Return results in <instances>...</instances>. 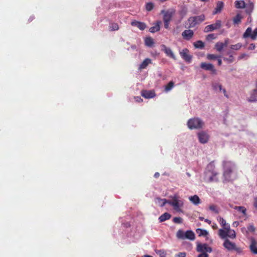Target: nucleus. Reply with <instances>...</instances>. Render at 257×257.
<instances>
[{
  "label": "nucleus",
  "instance_id": "f03ea898",
  "mask_svg": "<svg viewBox=\"0 0 257 257\" xmlns=\"http://www.w3.org/2000/svg\"><path fill=\"white\" fill-rule=\"evenodd\" d=\"M218 173L215 169L214 162H210L207 166L204 172V179L208 182H217Z\"/></svg>",
  "mask_w": 257,
  "mask_h": 257
},
{
  "label": "nucleus",
  "instance_id": "4468645a",
  "mask_svg": "<svg viewBox=\"0 0 257 257\" xmlns=\"http://www.w3.org/2000/svg\"><path fill=\"white\" fill-rule=\"evenodd\" d=\"M200 67L206 70H210L214 74H216V70L214 68V66L212 64L201 63Z\"/></svg>",
  "mask_w": 257,
  "mask_h": 257
},
{
  "label": "nucleus",
  "instance_id": "37998d69",
  "mask_svg": "<svg viewBox=\"0 0 257 257\" xmlns=\"http://www.w3.org/2000/svg\"><path fill=\"white\" fill-rule=\"evenodd\" d=\"M118 25L116 23H112L109 26L110 31H116L118 29Z\"/></svg>",
  "mask_w": 257,
  "mask_h": 257
},
{
  "label": "nucleus",
  "instance_id": "4c0bfd02",
  "mask_svg": "<svg viewBox=\"0 0 257 257\" xmlns=\"http://www.w3.org/2000/svg\"><path fill=\"white\" fill-rule=\"evenodd\" d=\"M241 47H242V44L240 43H238L235 45H231L230 46V48L231 50H238L241 48Z\"/></svg>",
  "mask_w": 257,
  "mask_h": 257
},
{
  "label": "nucleus",
  "instance_id": "603ef678",
  "mask_svg": "<svg viewBox=\"0 0 257 257\" xmlns=\"http://www.w3.org/2000/svg\"><path fill=\"white\" fill-rule=\"evenodd\" d=\"M247 229L249 231L253 232L255 231V227L252 224H250L247 227Z\"/></svg>",
  "mask_w": 257,
  "mask_h": 257
},
{
  "label": "nucleus",
  "instance_id": "473e14b6",
  "mask_svg": "<svg viewBox=\"0 0 257 257\" xmlns=\"http://www.w3.org/2000/svg\"><path fill=\"white\" fill-rule=\"evenodd\" d=\"M197 233L199 236H207L208 234V232L206 230L197 228L196 230Z\"/></svg>",
  "mask_w": 257,
  "mask_h": 257
},
{
  "label": "nucleus",
  "instance_id": "e433bc0d",
  "mask_svg": "<svg viewBox=\"0 0 257 257\" xmlns=\"http://www.w3.org/2000/svg\"><path fill=\"white\" fill-rule=\"evenodd\" d=\"M242 17L240 14H237L233 19V24L237 25L241 22Z\"/></svg>",
  "mask_w": 257,
  "mask_h": 257
},
{
  "label": "nucleus",
  "instance_id": "9b49d317",
  "mask_svg": "<svg viewBox=\"0 0 257 257\" xmlns=\"http://www.w3.org/2000/svg\"><path fill=\"white\" fill-rule=\"evenodd\" d=\"M180 55L181 57L187 62L190 63L191 61L192 57L189 54V50L186 49H183L180 52Z\"/></svg>",
  "mask_w": 257,
  "mask_h": 257
},
{
  "label": "nucleus",
  "instance_id": "6e6d98bb",
  "mask_svg": "<svg viewBox=\"0 0 257 257\" xmlns=\"http://www.w3.org/2000/svg\"><path fill=\"white\" fill-rule=\"evenodd\" d=\"M198 257H208V254L206 252H202L198 255Z\"/></svg>",
  "mask_w": 257,
  "mask_h": 257
},
{
  "label": "nucleus",
  "instance_id": "0eeeda50",
  "mask_svg": "<svg viewBox=\"0 0 257 257\" xmlns=\"http://www.w3.org/2000/svg\"><path fill=\"white\" fill-rule=\"evenodd\" d=\"M223 245L228 251L234 250L238 253H241L242 251L241 247L237 246L234 242L230 241L228 239L224 240Z\"/></svg>",
  "mask_w": 257,
  "mask_h": 257
},
{
  "label": "nucleus",
  "instance_id": "412c9836",
  "mask_svg": "<svg viewBox=\"0 0 257 257\" xmlns=\"http://www.w3.org/2000/svg\"><path fill=\"white\" fill-rule=\"evenodd\" d=\"M156 204H158L160 207H163L166 204H168L169 200L166 199H161V198L157 197L155 199Z\"/></svg>",
  "mask_w": 257,
  "mask_h": 257
},
{
  "label": "nucleus",
  "instance_id": "338daca9",
  "mask_svg": "<svg viewBox=\"0 0 257 257\" xmlns=\"http://www.w3.org/2000/svg\"><path fill=\"white\" fill-rule=\"evenodd\" d=\"M204 221H205V222H206L208 223V224H211V220H209V219H204Z\"/></svg>",
  "mask_w": 257,
  "mask_h": 257
},
{
  "label": "nucleus",
  "instance_id": "cd10ccee",
  "mask_svg": "<svg viewBox=\"0 0 257 257\" xmlns=\"http://www.w3.org/2000/svg\"><path fill=\"white\" fill-rule=\"evenodd\" d=\"M189 199L194 205H198L200 203V200L196 195L189 197Z\"/></svg>",
  "mask_w": 257,
  "mask_h": 257
},
{
  "label": "nucleus",
  "instance_id": "f257e3e1",
  "mask_svg": "<svg viewBox=\"0 0 257 257\" xmlns=\"http://www.w3.org/2000/svg\"><path fill=\"white\" fill-rule=\"evenodd\" d=\"M234 164L230 161L223 162V177L224 180L229 181L233 180L235 178L234 173Z\"/></svg>",
  "mask_w": 257,
  "mask_h": 257
},
{
  "label": "nucleus",
  "instance_id": "0e129e2a",
  "mask_svg": "<svg viewBox=\"0 0 257 257\" xmlns=\"http://www.w3.org/2000/svg\"><path fill=\"white\" fill-rule=\"evenodd\" d=\"M135 99H136V101L137 102H141L143 100L141 98V97H139V96L136 97Z\"/></svg>",
  "mask_w": 257,
  "mask_h": 257
},
{
  "label": "nucleus",
  "instance_id": "774afa93",
  "mask_svg": "<svg viewBox=\"0 0 257 257\" xmlns=\"http://www.w3.org/2000/svg\"><path fill=\"white\" fill-rule=\"evenodd\" d=\"M160 176V174L158 173V172H156L155 174H154V177L155 178H158Z\"/></svg>",
  "mask_w": 257,
  "mask_h": 257
},
{
  "label": "nucleus",
  "instance_id": "6ab92c4d",
  "mask_svg": "<svg viewBox=\"0 0 257 257\" xmlns=\"http://www.w3.org/2000/svg\"><path fill=\"white\" fill-rule=\"evenodd\" d=\"M131 25L133 26H135L138 27L141 30H144L147 27V26L145 23L141 22H139L137 21H134L131 22Z\"/></svg>",
  "mask_w": 257,
  "mask_h": 257
},
{
  "label": "nucleus",
  "instance_id": "423d86ee",
  "mask_svg": "<svg viewBox=\"0 0 257 257\" xmlns=\"http://www.w3.org/2000/svg\"><path fill=\"white\" fill-rule=\"evenodd\" d=\"M218 235L221 239H227L226 238L229 237L231 239H234L236 237V233L234 230L231 229L229 227V230H227L224 228L219 229L218 230Z\"/></svg>",
  "mask_w": 257,
  "mask_h": 257
},
{
  "label": "nucleus",
  "instance_id": "a19ab883",
  "mask_svg": "<svg viewBox=\"0 0 257 257\" xmlns=\"http://www.w3.org/2000/svg\"><path fill=\"white\" fill-rule=\"evenodd\" d=\"M196 20H197V24L201 23L205 20V16L204 15H201L198 16H195Z\"/></svg>",
  "mask_w": 257,
  "mask_h": 257
},
{
  "label": "nucleus",
  "instance_id": "1a4fd4ad",
  "mask_svg": "<svg viewBox=\"0 0 257 257\" xmlns=\"http://www.w3.org/2000/svg\"><path fill=\"white\" fill-rule=\"evenodd\" d=\"M212 87L214 91L220 92H222L225 97H228L226 90L222 88V85L220 83L213 82L212 83Z\"/></svg>",
  "mask_w": 257,
  "mask_h": 257
},
{
  "label": "nucleus",
  "instance_id": "3c124183",
  "mask_svg": "<svg viewBox=\"0 0 257 257\" xmlns=\"http://www.w3.org/2000/svg\"><path fill=\"white\" fill-rule=\"evenodd\" d=\"M248 55L245 53H242L241 54L238 58V60H241V59H247L248 58Z\"/></svg>",
  "mask_w": 257,
  "mask_h": 257
},
{
  "label": "nucleus",
  "instance_id": "2f4dec72",
  "mask_svg": "<svg viewBox=\"0 0 257 257\" xmlns=\"http://www.w3.org/2000/svg\"><path fill=\"white\" fill-rule=\"evenodd\" d=\"M224 47H225L223 43L221 42H218L215 45V48L216 51L219 52H221L223 50Z\"/></svg>",
  "mask_w": 257,
  "mask_h": 257
},
{
  "label": "nucleus",
  "instance_id": "f704fd0d",
  "mask_svg": "<svg viewBox=\"0 0 257 257\" xmlns=\"http://www.w3.org/2000/svg\"><path fill=\"white\" fill-rule=\"evenodd\" d=\"M145 42L146 45L148 47H152L154 43L153 39H152L151 37L147 38L145 39Z\"/></svg>",
  "mask_w": 257,
  "mask_h": 257
},
{
  "label": "nucleus",
  "instance_id": "c9c22d12",
  "mask_svg": "<svg viewBox=\"0 0 257 257\" xmlns=\"http://www.w3.org/2000/svg\"><path fill=\"white\" fill-rule=\"evenodd\" d=\"M193 45L196 48L203 49L204 47V43L200 40L194 42Z\"/></svg>",
  "mask_w": 257,
  "mask_h": 257
},
{
  "label": "nucleus",
  "instance_id": "f8f14e48",
  "mask_svg": "<svg viewBox=\"0 0 257 257\" xmlns=\"http://www.w3.org/2000/svg\"><path fill=\"white\" fill-rule=\"evenodd\" d=\"M197 136L200 143L201 144L207 143L209 137L207 133L201 131L197 134Z\"/></svg>",
  "mask_w": 257,
  "mask_h": 257
},
{
  "label": "nucleus",
  "instance_id": "a211bd4d",
  "mask_svg": "<svg viewBox=\"0 0 257 257\" xmlns=\"http://www.w3.org/2000/svg\"><path fill=\"white\" fill-rule=\"evenodd\" d=\"M249 102H255L257 101V82L255 85V88L253 89L250 94V96L248 98Z\"/></svg>",
  "mask_w": 257,
  "mask_h": 257
},
{
  "label": "nucleus",
  "instance_id": "13d9d810",
  "mask_svg": "<svg viewBox=\"0 0 257 257\" xmlns=\"http://www.w3.org/2000/svg\"><path fill=\"white\" fill-rule=\"evenodd\" d=\"M164 27L166 29H168L170 22L164 21Z\"/></svg>",
  "mask_w": 257,
  "mask_h": 257
},
{
  "label": "nucleus",
  "instance_id": "69168bd1",
  "mask_svg": "<svg viewBox=\"0 0 257 257\" xmlns=\"http://www.w3.org/2000/svg\"><path fill=\"white\" fill-rule=\"evenodd\" d=\"M226 55L228 56H230V55H233L232 54V52L231 51H228L226 52Z\"/></svg>",
  "mask_w": 257,
  "mask_h": 257
},
{
  "label": "nucleus",
  "instance_id": "c03bdc74",
  "mask_svg": "<svg viewBox=\"0 0 257 257\" xmlns=\"http://www.w3.org/2000/svg\"><path fill=\"white\" fill-rule=\"evenodd\" d=\"M154 5L152 3H148L146 5V9L147 11H151L154 8Z\"/></svg>",
  "mask_w": 257,
  "mask_h": 257
},
{
  "label": "nucleus",
  "instance_id": "c85d7f7f",
  "mask_svg": "<svg viewBox=\"0 0 257 257\" xmlns=\"http://www.w3.org/2000/svg\"><path fill=\"white\" fill-rule=\"evenodd\" d=\"M171 217V215L170 213L168 212H165L162 214L159 218V220L160 222H164L167 220L169 219Z\"/></svg>",
  "mask_w": 257,
  "mask_h": 257
},
{
  "label": "nucleus",
  "instance_id": "ea45409f",
  "mask_svg": "<svg viewBox=\"0 0 257 257\" xmlns=\"http://www.w3.org/2000/svg\"><path fill=\"white\" fill-rule=\"evenodd\" d=\"M174 84L173 81H170L165 87V90L166 92L171 90L174 87Z\"/></svg>",
  "mask_w": 257,
  "mask_h": 257
},
{
  "label": "nucleus",
  "instance_id": "8fccbe9b",
  "mask_svg": "<svg viewBox=\"0 0 257 257\" xmlns=\"http://www.w3.org/2000/svg\"><path fill=\"white\" fill-rule=\"evenodd\" d=\"M257 38V28H256L252 33V35L251 36V39L253 40H254Z\"/></svg>",
  "mask_w": 257,
  "mask_h": 257
},
{
  "label": "nucleus",
  "instance_id": "dca6fc26",
  "mask_svg": "<svg viewBox=\"0 0 257 257\" xmlns=\"http://www.w3.org/2000/svg\"><path fill=\"white\" fill-rule=\"evenodd\" d=\"M194 32L191 30H186L182 33V36L186 40H190L193 36Z\"/></svg>",
  "mask_w": 257,
  "mask_h": 257
},
{
  "label": "nucleus",
  "instance_id": "052dcab7",
  "mask_svg": "<svg viewBox=\"0 0 257 257\" xmlns=\"http://www.w3.org/2000/svg\"><path fill=\"white\" fill-rule=\"evenodd\" d=\"M217 60L218 65L219 66H220L222 64V60L220 59V56H219V57L217 59Z\"/></svg>",
  "mask_w": 257,
  "mask_h": 257
},
{
  "label": "nucleus",
  "instance_id": "b1692460",
  "mask_svg": "<svg viewBox=\"0 0 257 257\" xmlns=\"http://www.w3.org/2000/svg\"><path fill=\"white\" fill-rule=\"evenodd\" d=\"M224 6L223 3L222 2H218L217 3L216 8H215L214 11L213 12V14L215 15L218 13H220Z\"/></svg>",
  "mask_w": 257,
  "mask_h": 257
},
{
  "label": "nucleus",
  "instance_id": "f3484780",
  "mask_svg": "<svg viewBox=\"0 0 257 257\" xmlns=\"http://www.w3.org/2000/svg\"><path fill=\"white\" fill-rule=\"evenodd\" d=\"M141 95L146 98H152L154 97L156 95L154 91L145 90L142 91Z\"/></svg>",
  "mask_w": 257,
  "mask_h": 257
},
{
  "label": "nucleus",
  "instance_id": "5701e85b",
  "mask_svg": "<svg viewBox=\"0 0 257 257\" xmlns=\"http://www.w3.org/2000/svg\"><path fill=\"white\" fill-rule=\"evenodd\" d=\"M152 63V60L150 58L145 59L143 62L140 65L139 69L140 70L144 69L147 68V67Z\"/></svg>",
  "mask_w": 257,
  "mask_h": 257
},
{
  "label": "nucleus",
  "instance_id": "bf43d9fd",
  "mask_svg": "<svg viewBox=\"0 0 257 257\" xmlns=\"http://www.w3.org/2000/svg\"><path fill=\"white\" fill-rule=\"evenodd\" d=\"M239 223L238 221H234L232 223L233 227H236L238 225Z\"/></svg>",
  "mask_w": 257,
  "mask_h": 257
},
{
  "label": "nucleus",
  "instance_id": "79ce46f5",
  "mask_svg": "<svg viewBox=\"0 0 257 257\" xmlns=\"http://www.w3.org/2000/svg\"><path fill=\"white\" fill-rule=\"evenodd\" d=\"M234 57L233 55H230L228 57H224L223 60L224 61H226L228 63H232L234 61Z\"/></svg>",
  "mask_w": 257,
  "mask_h": 257
},
{
  "label": "nucleus",
  "instance_id": "bb28decb",
  "mask_svg": "<svg viewBox=\"0 0 257 257\" xmlns=\"http://www.w3.org/2000/svg\"><path fill=\"white\" fill-rule=\"evenodd\" d=\"M188 23H189V26L188 27L189 28H193L197 24V20L195 19V17H191L189 18L188 20Z\"/></svg>",
  "mask_w": 257,
  "mask_h": 257
},
{
  "label": "nucleus",
  "instance_id": "de8ad7c7",
  "mask_svg": "<svg viewBox=\"0 0 257 257\" xmlns=\"http://www.w3.org/2000/svg\"><path fill=\"white\" fill-rule=\"evenodd\" d=\"M173 222L175 223H182L183 219L180 217H176L173 218Z\"/></svg>",
  "mask_w": 257,
  "mask_h": 257
},
{
  "label": "nucleus",
  "instance_id": "20e7f679",
  "mask_svg": "<svg viewBox=\"0 0 257 257\" xmlns=\"http://www.w3.org/2000/svg\"><path fill=\"white\" fill-rule=\"evenodd\" d=\"M187 125L190 130L200 129L204 126V122L200 118L194 117L188 120Z\"/></svg>",
  "mask_w": 257,
  "mask_h": 257
},
{
  "label": "nucleus",
  "instance_id": "72a5a7b5",
  "mask_svg": "<svg viewBox=\"0 0 257 257\" xmlns=\"http://www.w3.org/2000/svg\"><path fill=\"white\" fill-rule=\"evenodd\" d=\"M252 29L250 27H248L247 28L244 34H243V38H246L250 37L251 38V36L252 35Z\"/></svg>",
  "mask_w": 257,
  "mask_h": 257
},
{
  "label": "nucleus",
  "instance_id": "c756f323",
  "mask_svg": "<svg viewBox=\"0 0 257 257\" xmlns=\"http://www.w3.org/2000/svg\"><path fill=\"white\" fill-rule=\"evenodd\" d=\"M233 209L240 212L243 216H245L246 215V209L244 206H234Z\"/></svg>",
  "mask_w": 257,
  "mask_h": 257
},
{
  "label": "nucleus",
  "instance_id": "39448f33",
  "mask_svg": "<svg viewBox=\"0 0 257 257\" xmlns=\"http://www.w3.org/2000/svg\"><path fill=\"white\" fill-rule=\"evenodd\" d=\"M176 236L178 238L181 239H188L191 240H194L195 238V233L191 230H187L184 232L181 229L178 230L176 233Z\"/></svg>",
  "mask_w": 257,
  "mask_h": 257
},
{
  "label": "nucleus",
  "instance_id": "4d7b16f0",
  "mask_svg": "<svg viewBox=\"0 0 257 257\" xmlns=\"http://www.w3.org/2000/svg\"><path fill=\"white\" fill-rule=\"evenodd\" d=\"M229 43V39L228 38H226L224 40V43H223L224 47H226L228 43Z\"/></svg>",
  "mask_w": 257,
  "mask_h": 257
},
{
  "label": "nucleus",
  "instance_id": "a878e982",
  "mask_svg": "<svg viewBox=\"0 0 257 257\" xmlns=\"http://www.w3.org/2000/svg\"><path fill=\"white\" fill-rule=\"evenodd\" d=\"M245 12L250 15V14L252 13L253 8H254V5L252 2H249L248 3H247L246 5H245Z\"/></svg>",
  "mask_w": 257,
  "mask_h": 257
},
{
  "label": "nucleus",
  "instance_id": "9d476101",
  "mask_svg": "<svg viewBox=\"0 0 257 257\" xmlns=\"http://www.w3.org/2000/svg\"><path fill=\"white\" fill-rule=\"evenodd\" d=\"M197 251L200 252H211L212 251L211 247H209L207 244L199 243L197 246Z\"/></svg>",
  "mask_w": 257,
  "mask_h": 257
},
{
  "label": "nucleus",
  "instance_id": "5fc2aeb1",
  "mask_svg": "<svg viewBox=\"0 0 257 257\" xmlns=\"http://www.w3.org/2000/svg\"><path fill=\"white\" fill-rule=\"evenodd\" d=\"M255 48V45L253 43L252 44H250V45L249 46L248 48V50H254Z\"/></svg>",
  "mask_w": 257,
  "mask_h": 257
},
{
  "label": "nucleus",
  "instance_id": "6e6552de",
  "mask_svg": "<svg viewBox=\"0 0 257 257\" xmlns=\"http://www.w3.org/2000/svg\"><path fill=\"white\" fill-rule=\"evenodd\" d=\"M221 26V21L217 20L215 24L206 26L204 28V32L207 33L219 29Z\"/></svg>",
  "mask_w": 257,
  "mask_h": 257
},
{
  "label": "nucleus",
  "instance_id": "aec40b11",
  "mask_svg": "<svg viewBox=\"0 0 257 257\" xmlns=\"http://www.w3.org/2000/svg\"><path fill=\"white\" fill-rule=\"evenodd\" d=\"M217 220L221 225L223 228L229 230V227H230L229 224L226 223V220L221 216H218L217 217Z\"/></svg>",
  "mask_w": 257,
  "mask_h": 257
},
{
  "label": "nucleus",
  "instance_id": "864d4df0",
  "mask_svg": "<svg viewBox=\"0 0 257 257\" xmlns=\"http://www.w3.org/2000/svg\"><path fill=\"white\" fill-rule=\"evenodd\" d=\"M186 253L185 252H179L175 255V257H186Z\"/></svg>",
  "mask_w": 257,
  "mask_h": 257
},
{
  "label": "nucleus",
  "instance_id": "2eb2a0df",
  "mask_svg": "<svg viewBox=\"0 0 257 257\" xmlns=\"http://www.w3.org/2000/svg\"><path fill=\"white\" fill-rule=\"evenodd\" d=\"M161 50L164 51L168 56L172 58L174 60L176 59V56L170 48L167 47L165 45L163 44L161 46Z\"/></svg>",
  "mask_w": 257,
  "mask_h": 257
},
{
  "label": "nucleus",
  "instance_id": "393cba45",
  "mask_svg": "<svg viewBox=\"0 0 257 257\" xmlns=\"http://www.w3.org/2000/svg\"><path fill=\"white\" fill-rule=\"evenodd\" d=\"M161 22H160V21L157 22L154 24V26H153V27H151L150 28L149 31L151 33H153L159 31L160 30V25H161Z\"/></svg>",
  "mask_w": 257,
  "mask_h": 257
},
{
  "label": "nucleus",
  "instance_id": "4be33fe9",
  "mask_svg": "<svg viewBox=\"0 0 257 257\" xmlns=\"http://www.w3.org/2000/svg\"><path fill=\"white\" fill-rule=\"evenodd\" d=\"M257 242L254 238H251V243L249 246L250 249L254 254H257Z\"/></svg>",
  "mask_w": 257,
  "mask_h": 257
},
{
  "label": "nucleus",
  "instance_id": "49530a36",
  "mask_svg": "<svg viewBox=\"0 0 257 257\" xmlns=\"http://www.w3.org/2000/svg\"><path fill=\"white\" fill-rule=\"evenodd\" d=\"M209 209L215 212V213H218L219 211H218V210L217 208V206L215 205H211L210 206H209Z\"/></svg>",
  "mask_w": 257,
  "mask_h": 257
},
{
  "label": "nucleus",
  "instance_id": "680f3d73",
  "mask_svg": "<svg viewBox=\"0 0 257 257\" xmlns=\"http://www.w3.org/2000/svg\"><path fill=\"white\" fill-rule=\"evenodd\" d=\"M225 26L227 27V28H230V26H231V23H230V21L229 20L227 21L225 24Z\"/></svg>",
  "mask_w": 257,
  "mask_h": 257
},
{
  "label": "nucleus",
  "instance_id": "7c9ffc66",
  "mask_svg": "<svg viewBox=\"0 0 257 257\" xmlns=\"http://www.w3.org/2000/svg\"><path fill=\"white\" fill-rule=\"evenodd\" d=\"M235 7L237 9L244 8L245 3L243 1H236L235 2Z\"/></svg>",
  "mask_w": 257,
  "mask_h": 257
},
{
  "label": "nucleus",
  "instance_id": "58836bf2",
  "mask_svg": "<svg viewBox=\"0 0 257 257\" xmlns=\"http://www.w3.org/2000/svg\"><path fill=\"white\" fill-rule=\"evenodd\" d=\"M155 252L157 254H159L160 257H166V252L164 249H156L155 250Z\"/></svg>",
  "mask_w": 257,
  "mask_h": 257
},
{
  "label": "nucleus",
  "instance_id": "09e8293b",
  "mask_svg": "<svg viewBox=\"0 0 257 257\" xmlns=\"http://www.w3.org/2000/svg\"><path fill=\"white\" fill-rule=\"evenodd\" d=\"M216 38V35L214 34H209L207 36V40L208 41H210V40H214V39H215Z\"/></svg>",
  "mask_w": 257,
  "mask_h": 257
},
{
  "label": "nucleus",
  "instance_id": "a18cd8bd",
  "mask_svg": "<svg viewBox=\"0 0 257 257\" xmlns=\"http://www.w3.org/2000/svg\"><path fill=\"white\" fill-rule=\"evenodd\" d=\"M219 57V56H218V55H216L215 54H209L207 55V58L208 60H215V59H217Z\"/></svg>",
  "mask_w": 257,
  "mask_h": 257
},
{
  "label": "nucleus",
  "instance_id": "7ed1b4c3",
  "mask_svg": "<svg viewBox=\"0 0 257 257\" xmlns=\"http://www.w3.org/2000/svg\"><path fill=\"white\" fill-rule=\"evenodd\" d=\"M170 200H169L168 204L172 206L175 210L178 212H182L181 208L183 206V200L178 195H174L170 197Z\"/></svg>",
  "mask_w": 257,
  "mask_h": 257
},
{
  "label": "nucleus",
  "instance_id": "e2e57ef3",
  "mask_svg": "<svg viewBox=\"0 0 257 257\" xmlns=\"http://www.w3.org/2000/svg\"><path fill=\"white\" fill-rule=\"evenodd\" d=\"M254 206L255 208H257V197H255L254 199Z\"/></svg>",
  "mask_w": 257,
  "mask_h": 257
},
{
  "label": "nucleus",
  "instance_id": "ddd939ff",
  "mask_svg": "<svg viewBox=\"0 0 257 257\" xmlns=\"http://www.w3.org/2000/svg\"><path fill=\"white\" fill-rule=\"evenodd\" d=\"M161 13L164 14L163 21L170 22L174 14V11L173 10H168L166 11L163 10Z\"/></svg>",
  "mask_w": 257,
  "mask_h": 257
}]
</instances>
